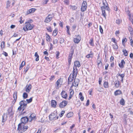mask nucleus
<instances>
[{
    "label": "nucleus",
    "mask_w": 133,
    "mask_h": 133,
    "mask_svg": "<svg viewBox=\"0 0 133 133\" xmlns=\"http://www.w3.org/2000/svg\"><path fill=\"white\" fill-rule=\"evenodd\" d=\"M21 123H23L24 124L26 123L28 121H29V119L27 117H24L22 118L21 119Z\"/></svg>",
    "instance_id": "nucleus-8"
},
{
    "label": "nucleus",
    "mask_w": 133,
    "mask_h": 133,
    "mask_svg": "<svg viewBox=\"0 0 133 133\" xmlns=\"http://www.w3.org/2000/svg\"><path fill=\"white\" fill-rule=\"evenodd\" d=\"M7 117V116L5 114H4L2 117V121L1 124L3 125L4 124V122L6 120Z\"/></svg>",
    "instance_id": "nucleus-13"
},
{
    "label": "nucleus",
    "mask_w": 133,
    "mask_h": 133,
    "mask_svg": "<svg viewBox=\"0 0 133 133\" xmlns=\"http://www.w3.org/2000/svg\"><path fill=\"white\" fill-rule=\"evenodd\" d=\"M87 3L86 1H83L81 8V10L82 12L85 11L87 7Z\"/></svg>",
    "instance_id": "nucleus-5"
},
{
    "label": "nucleus",
    "mask_w": 133,
    "mask_h": 133,
    "mask_svg": "<svg viewBox=\"0 0 133 133\" xmlns=\"http://www.w3.org/2000/svg\"><path fill=\"white\" fill-rule=\"evenodd\" d=\"M130 43L131 45L133 47V40L132 39H130Z\"/></svg>",
    "instance_id": "nucleus-59"
},
{
    "label": "nucleus",
    "mask_w": 133,
    "mask_h": 133,
    "mask_svg": "<svg viewBox=\"0 0 133 133\" xmlns=\"http://www.w3.org/2000/svg\"><path fill=\"white\" fill-rule=\"evenodd\" d=\"M104 87L105 88H107L109 87L108 83L107 82H105L103 84Z\"/></svg>",
    "instance_id": "nucleus-32"
},
{
    "label": "nucleus",
    "mask_w": 133,
    "mask_h": 133,
    "mask_svg": "<svg viewBox=\"0 0 133 133\" xmlns=\"http://www.w3.org/2000/svg\"><path fill=\"white\" fill-rule=\"evenodd\" d=\"M68 102L65 101H63L60 103L59 107L61 108H63L65 107L67 104Z\"/></svg>",
    "instance_id": "nucleus-10"
},
{
    "label": "nucleus",
    "mask_w": 133,
    "mask_h": 133,
    "mask_svg": "<svg viewBox=\"0 0 133 133\" xmlns=\"http://www.w3.org/2000/svg\"><path fill=\"white\" fill-rule=\"evenodd\" d=\"M103 6H105V9L108 10L109 9V7L107 5L108 4L106 2V0H104V1H103Z\"/></svg>",
    "instance_id": "nucleus-17"
},
{
    "label": "nucleus",
    "mask_w": 133,
    "mask_h": 133,
    "mask_svg": "<svg viewBox=\"0 0 133 133\" xmlns=\"http://www.w3.org/2000/svg\"><path fill=\"white\" fill-rule=\"evenodd\" d=\"M25 62H24V61H23L22 62L21 64L20 65V67L19 68L20 70L22 69L23 66H24L25 65Z\"/></svg>",
    "instance_id": "nucleus-27"
},
{
    "label": "nucleus",
    "mask_w": 133,
    "mask_h": 133,
    "mask_svg": "<svg viewBox=\"0 0 133 133\" xmlns=\"http://www.w3.org/2000/svg\"><path fill=\"white\" fill-rule=\"evenodd\" d=\"M50 36L48 34H46V39L47 41H49L50 39Z\"/></svg>",
    "instance_id": "nucleus-42"
},
{
    "label": "nucleus",
    "mask_w": 133,
    "mask_h": 133,
    "mask_svg": "<svg viewBox=\"0 0 133 133\" xmlns=\"http://www.w3.org/2000/svg\"><path fill=\"white\" fill-rule=\"evenodd\" d=\"M73 113L72 112H70L67 114L66 117L68 118H70L73 116Z\"/></svg>",
    "instance_id": "nucleus-24"
},
{
    "label": "nucleus",
    "mask_w": 133,
    "mask_h": 133,
    "mask_svg": "<svg viewBox=\"0 0 133 133\" xmlns=\"http://www.w3.org/2000/svg\"><path fill=\"white\" fill-rule=\"evenodd\" d=\"M74 66L73 67V71H74V73H77V67H78L80 66L81 65L80 64L79 62L78 61H76L74 63Z\"/></svg>",
    "instance_id": "nucleus-3"
},
{
    "label": "nucleus",
    "mask_w": 133,
    "mask_h": 133,
    "mask_svg": "<svg viewBox=\"0 0 133 133\" xmlns=\"http://www.w3.org/2000/svg\"><path fill=\"white\" fill-rule=\"evenodd\" d=\"M26 30H30L32 29L34 27V25L30 23L26 24L25 26Z\"/></svg>",
    "instance_id": "nucleus-7"
},
{
    "label": "nucleus",
    "mask_w": 133,
    "mask_h": 133,
    "mask_svg": "<svg viewBox=\"0 0 133 133\" xmlns=\"http://www.w3.org/2000/svg\"><path fill=\"white\" fill-rule=\"evenodd\" d=\"M19 104L20 106L18 108V110L20 111L21 109H22L23 110L26 107L27 102L25 100L22 101L20 102Z\"/></svg>",
    "instance_id": "nucleus-2"
},
{
    "label": "nucleus",
    "mask_w": 133,
    "mask_h": 133,
    "mask_svg": "<svg viewBox=\"0 0 133 133\" xmlns=\"http://www.w3.org/2000/svg\"><path fill=\"white\" fill-rule=\"evenodd\" d=\"M57 33L58 32L57 30L55 29L53 31L52 35L54 36H55L57 35Z\"/></svg>",
    "instance_id": "nucleus-34"
},
{
    "label": "nucleus",
    "mask_w": 133,
    "mask_h": 133,
    "mask_svg": "<svg viewBox=\"0 0 133 133\" xmlns=\"http://www.w3.org/2000/svg\"><path fill=\"white\" fill-rule=\"evenodd\" d=\"M5 46V42L4 41H2L1 44V46L2 48H4Z\"/></svg>",
    "instance_id": "nucleus-47"
},
{
    "label": "nucleus",
    "mask_w": 133,
    "mask_h": 133,
    "mask_svg": "<svg viewBox=\"0 0 133 133\" xmlns=\"http://www.w3.org/2000/svg\"><path fill=\"white\" fill-rule=\"evenodd\" d=\"M54 78H55V77L54 76H53V75L50 78V79L51 81H52V80H53V79H54Z\"/></svg>",
    "instance_id": "nucleus-60"
},
{
    "label": "nucleus",
    "mask_w": 133,
    "mask_h": 133,
    "mask_svg": "<svg viewBox=\"0 0 133 133\" xmlns=\"http://www.w3.org/2000/svg\"><path fill=\"white\" fill-rule=\"evenodd\" d=\"M74 21V18L73 17H71L70 19V21L71 23H72Z\"/></svg>",
    "instance_id": "nucleus-58"
},
{
    "label": "nucleus",
    "mask_w": 133,
    "mask_h": 133,
    "mask_svg": "<svg viewBox=\"0 0 133 133\" xmlns=\"http://www.w3.org/2000/svg\"><path fill=\"white\" fill-rule=\"evenodd\" d=\"M59 52L58 51H57L56 53V57L57 58H58V56L59 55Z\"/></svg>",
    "instance_id": "nucleus-49"
},
{
    "label": "nucleus",
    "mask_w": 133,
    "mask_h": 133,
    "mask_svg": "<svg viewBox=\"0 0 133 133\" xmlns=\"http://www.w3.org/2000/svg\"><path fill=\"white\" fill-rule=\"evenodd\" d=\"M57 104V102L55 100H52L51 102V105L53 107L55 108Z\"/></svg>",
    "instance_id": "nucleus-20"
},
{
    "label": "nucleus",
    "mask_w": 133,
    "mask_h": 133,
    "mask_svg": "<svg viewBox=\"0 0 133 133\" xmlns=\"http://www.w3.org/2000/svg\"><path fill=\"white\" fill-rule=\"evenodd\" d=\"M118 76L120 77L121 78H123L125 76V75L124 74H118Z\"/></svg>",
    "instance_id": "nucleus-46"
},
{
    "label": "nucleus",
    "mask_w": 133,
    "mask_h": 133,
    "mask_svg": "<svg viewBox=\"0 0 133 133\" xmlns=\"http://www.w3.org/2000/svg\"><path fill=\"white\" fill-rule=\"evenodd\" d=\"M32 97L30 98L29 99H26V102H27V103H29L31 102L32 101Z\"/></svg>",
    "instance_id": "nucleus-41"
},
{
    "label": "nucleus",
    "mask_w": 133,
    "mask_h": 133,
    "mask_svg": "<svg viewBox=\"0 0 133 133\" xmlns=\"http://www.w3.org/2000/svg\"><path fill=\"white\" fill-rule=\"evenodd\" d=\"M115 87L116 88H118L120 82L118 80H116L114 82Z\"/></svg>",
    "instance_id": "nucleus-21"
},
{
    "label": "nucleus",
    "mask_w": 133,
    "mask_h": 133,
    "mask_svg": "<svg viewBox=\"0 0 133 133\" xmlns=\"http://www.w3.org/2000/svg\"><path fill=\"white\" fill-rule=\"evenodd\" d=\"M52 18L51 15L49 14L45 19L44 22L46 23H49L52 19Z\"/></svg>",
    "instance_id": "nucleus-9"
},
{
    "label": "nucleus",
    "mask_w": 133,
    "mask_h": 133,
    "mask_svg": "<svg viewBox=\"0 0 133 133\" xmlns=\"http://www.w3.org/2000/svg\"><path fill=\"white\" fill-rule=\"evenodd\" d=\"M79 82V80L77 78H75L74 82L72 83V85L75 87H77Z\"/></svg>",
    "instance_id": "nucleus-11"
},
{
    "label": "nucleus",
    "mask_w": 133,
    "mask_h": 133,
    "mask_svg": "<svg viewBox=\"0 0 133 133\" xmlns=\"http://www.w3.org/2000/svg\"><path fill=\"white\" fill-rule=\"evenodd\" d=\"M123 52V54L125 56H127L128 55L127 51L126 49H123L122 50Z\"/></svg>",
    "instance_id": "nucleus-35"
},
{
    "label": "nucleus",
    "mask_w": 133,
    "mask_h": 133,
    "mask_svg": "<svg viewBox=\"0 0 133 133\" xmlns=\"http://www.w3.org/2000/svg\"><path fill=\"white\" fill-rule=\"evenodd\" d=\"M66 28H67V31H66V32L67 34H68L70 35V31H69V29H70V27L69 26H66Z\"/></svg>",
    "instance_id": "nucleus-43"
},
{
    "label": "nucleus",
    "mask_w": 133,
    "mask_h": 133,
    "mask_svg": "<svg viewBox=\"0 0 133 133\" xmlns=\"http://www.w3.org/2000/svg\"><path fill=\"white\" fill-rule=\"evenodd\" d=\"M35 56L36 57L35 59V61H38L39 60V56L38 55V53L37 52H36L35 54Z\"/></svg>",
    "instance_id": "nucleus-30"
},
{
    "label": "nucleus",
    "mask_w": 133,
    "mask_h": 133,
    "mask_svg": "<svg viewBox=\"0 0 133 133\" xmlns=\"http://www.w3.org/2000/svg\"><path fill=\"white\" fill-rule=\"evenodd\" d=\"M10 2L9 1H8L6 2V5L7 6L9 7L10 6Z\"/></svg>",
    "instance_id": "nucleus-56"
},
{
    "label": "nucleus",
    "mask_w": 133,
    "mask_h": 133,
    "mask_svg": "<svg viewBox=\"0 0 133 133\" xmlns=\"http://www.w3.org/2000/svg\"><path fill=\"white\" fill-rule=\"evenodd\" d=\"M60 79H58L56 83V89H58L59 88V87L58 86L60 84Z\"/></svg>",
    "instance_id": "nucleus-23"
},
{
    "label": "nucleus",
    "mask_w": 133,
    "mask_h": 133,
    "mask_svg": "<svg viewBox=\"0 0 133 133\" xmlns=\"http://www.w3.org/2000/svg\"><path fill=\"white\" fill-rule=\"evenodd\" d=\"M23 98H26L28 97V95L26 93L24 92L23 94Z\"/></svg>",
    "instance_id": "nucleus-36"
},
{
    "label": "nucleus",
    "mask_w": 133,
    "mask_h": 133,
    "mask_svg": "<svg viewBox=\"0 0 133 133\" xmlns=\"http://www.w3.org/2000/svg\"><path fill=\"white\" fill-rule=\"evenodd\" d=\"M65 111H62L61 112L60 114L59 115L60 117H61L63 115Z\"/></svg>",
    "instance_id": "nucleus-52"
},
{
    "label": "nucleus",
    "mask_w": 133,
    "mask_h": 133,
    "mask_svg": "<svg viewBox=\"0 0 133 133\" xmlns=\"http://www.w3.org/2000/svg\"><path fill=\"white\" fill-rule=\"evenodd\" d=\"M122 93L121 91L119 90H117L115 91L114 92L115 95L117 96L119 95H120Z\"/></svg>",
    "instance_id": "nucleus-26"
},
{
    "label": "nucleus",
    "mask_w": 133,
    "mask_h": 133,
    "mask_svg": "<svg viewBox=\"0 0 133 133\" xmlns=\"http://www.w3.org/2000/svg\"><path fill=\"white\" fill-rule=\"evenodd\" d=\"M36 10V9L35 8H31L27 11L26 14L28 15L30 13H33Z\"/></svg>",
    "instance_id": "nucleus-15"
},
{
    "label": "nucleus",
    "mask_w": 133,
    "mask_h": 133,
    "mask_svg": "<svg viewBox=\"0 0 133 133\" xmlns=\"http://www.w3.org/2000/svg\"><path fill=\"white\" fill-rule=\"evenodd\" d=\"M26 92H29L31 88V85L30 84L27 85L26 86Z\"/></svg>",
    "instance_id": "nucleus-19"
},
{
    "label": "nucleus",
    "mask_w": 133,
    "mask_h": 133,
    "mask_svg": "<svg viewBox=\"0 0 133 133\" xmlns=\"http://www.w3.org/2000/svg\"><path fill=\"white\" fill-rule=\"evenodd\" d=\"M117 43H115V44L113 45V47L115 49H117L118 48V46L117 45Z\"/></svg>",
    "instance_id": "nucleus-40"
},
{
    "label": "nucleus",
    "mask_w": 133,
    "mask_h": 133,
    "mask_svg": "<svg viewBox=\"0 0 133 133\" xmlns=\"http://www.w3.org/2000/svg\"><path fill=\"white\" fill-rule=\"evenodd\" d=\"M127 40L126 38H125L122 39V43L123 45L124 44L127 42Z\"/></svg>",
    "instance_id": "nucleus-50"
},
{
    "label": "nucleus",
    "mask_w": 133,
    "mask_h": 133,
    "mask_svg": "<svg viewBox=\"0 0 133 133\" xmlns=\"http://www.w3.org/2000/svg\"><path fill=\"white\" fill-rule=\"evenodd\" d=\"M35 117V115L34 114H31L29 116V121L31 122L33 119Z\"/></svg>",
    "instance_id": "nucleus-18"
},
{
    "label": "nucleus",
    "mask_w": 133,
    "mask_h": 133,
    "mask_svg": "<svg viewBox=\"0 0 133 133\" xmlns=\"http://www.w3.org/2000/svg\"><path fill=\"white\" fill-rule=\"evenodd\" d=\"M8 112L9 114L10 115H13V113L12 111V109L11 108H10L8 109Z\"/></svg>",
    "instance_id": "nucleus-31"
},
{
    "label": "nucleus",
    "mask_w": 133,
    "mask_h": 133,
    "mask_svg": "<svg viewBox=\"0 0 133 133\" xmlns=\"http://www.w3.org/2000/svg\"><path fill=\"white\" fill-rule=\"evenodd\" d=\"M77 26L76 25L74 24L72 26V28H73V31H74L75 30Z\"/></svg>",
    "instance_id": "nucleus-57"
},
{
    "label": "nucleus",
    "mask_w": 133,
    "mask_h": 133,
    "mask_svg": "<svg viewBox=\"0 0 133 133\" xmlns=\"http://www.w3.org/2000/svg\"><path fill=\"white\" fill-rule=\"evenodd\" d=\"M89 99H88L87 101V103L85 105L86 106H88L89 105Z\"/></svg>",
    "instance_id": "nucleus-63"
},
{
    "label": "nucleus",
    "mask_w": 133,
    "mask_h": 133,
    "mask_svg": "<svg viewBox=\"0 0 133 133\" xmlns=\"http://www.w3.org/2000/svg\"><path fill=\"white\" fill-rule=\"evenodd\" d=\"M49 118L50 119L52 120L54 118H55V114L54 113L51 114L49 116Z\"/></svg>",
    "instance_id": "nucleus-28"
},
{
    "label": "nucleus",
    "mask_w": 133,
    "mask_h": 133,
    "mask_svg": "<svg viewBox=\"0 0 133 133\" xmlns=\"http://www.w3.org/2000/svg\"><path fill=\"white\" fill-rule=\"evenodd\" d=\"M120 104H121L124 105L125 104L124 100L123 98H122L120 101Z\"/></svg>",
    "instance_id": "nucleus-37"
},
{
    "label": "nucleus",
    "mask_w": 133,
    "mask_h": 133,
    "mask_svg": "<svg viewBox=\"0 0 133 133\" xmlns=\"http://www.w3.org/2000/svg\"><path fill=\"white\" fill-rule=\"evenodd\" d=\"M24 125L23 123H19L18 125V130L21 132L25 131L28 128V127L27 126H24Z\"/></svg>",
    "instance_id": "nucleus-1"
},
{
    "label": "nucleus",
    "mask_w": 133,
    "mask_h": 133,
    "mask_svg": "<svg viewBox=\"0 0 133 133\" xmlns=\"http://www.w3.org/2000/svg\"><path fill=\"white\" fill-rule=\"evenodd\" d=\"M125 64V62L124 60H122L121 63L119 64V66L121 68H123L124 67V65Z\"/></svg>",
    "instance_id": "nucleus-16"
},
{
    "label": "nucleus",
    "mask_w": 133,
    "mask_h": 133,
    "mask_svg": "<svg viewBox=\"0 0 133 133\" xmlns=\"http://www.w3.org/2000/svg\"><path fill=\"white\" fill-rule=\"evenodd\" d=\"M81 37L79 35L77 36H75L74 39V42L76 43H78L81 40Z\"/></svg>",
    "instance_id": "nucleus-6"
},
{
    "label": "nucleus",
    "mask_w": 133,
    "mask_h": 133,
    "mask_svg": "<svg viewBox=\"0 0 133 133\" xmlns=\"http://www.w3.org/2000/svg\"><path fill=\"white\" fill-rule=\"evenodd\" d=\"M58 40L56 39H54L53 41V43L54 44H55L57 42Z\"/></svg>",
    "instance_id": "nucleus-54"
},
{
    "label": "nucleus",
    "mask_w": 133,
    "mask_h": 133,
    "mask_svg": "<svg viewBox=\"0 0 133 133\" xmlns=\"http://www.w3.org/2000/svg\"><path fill=\"white\" fill-rule=\"evenodd\" d=\"M99 30H100V31L101 32V34H102L103 33V29L102 27L101 26V25H100L99 26Z\"/></svg>",
    "instance_id": "nucleus-53"
},
{
    "label": "nucleus",
    "mask_w": 133,
    "mask_h": 133,
    "mask_svg": "<svg viewBox=\"0 0 133 133\" xmlns=\"http://www.w3.org/2000/svg\"><path fill=\"white\" fill-rule=\"evenodd\" d=\"M71 51L70 52L69 55H72L74 52V50L73 49V47L72 46H71Z\"/></svg>",
    "instance_id": "nucleus-38"
},
{
    "label": "nucleus",
    "mask_w": 133,
    "mask_h": 133,
    "mask_svg": "<svg viewBox=\"0 0 133 133\" xmlns=\"http://www.w3.org/2000/svg\"><path fill=\"white\" fill-rule=\"evenodd\" d=\"M17 92H15L13 94V98H14V103H15L17 99Z\"/></svg>",
    "instance_id": "nucleus-22"
},
{
    "label": "nucleus",
    "mask_w": 133,
    "mask_h": 133,
    "mask_svg": "<svg viewBox=\"0 0 133 133\" xmlns=\"http://www.w3.org/2000/svg\"><path fill=\"white\" fill-rule=\"evenodd\" d=\"M46 28L47 29V30L48 31V32H51L52 31V30L51 28V27L48 26V27H47Z\"/></svg>",
    "instance_id": "nucleus-44"
},
{
    "label": "nucleus",
    "mask_w": 133,
    "mask_h": 133,
    "mask_svg": "<svg viewBox=\"0 0 133 133\" xmlns=\"http://www.w3.org/2000/svg\"><path fill=\"white\" fill-rule=\"evenodd\" d=\"M128 29L130 32L133 31L132 28L131 27H129L128 28Z\"/></svg>",
    "instance_id": "nucleus-61"
},
{
    "label": "nucleus",
    "mask_w": 133,
    "mask_h": 133,
    "mask_svg": "<svg viewBox=\"0 0 133 133\" xmlns=\"http://www.w3.org/2000/svg\"><path fill=\"white\" fill-rule=\"evenodd\" d=\"M70 95L72 96L73 95L74 93V91L73 90H70Z\"/></svg>",
    "instance_id": "nucleus-51"
},
{
    "label": "nucleus",
    "mask_w": 133,
    "mask_h": 133,
    "mask_svg": "<svg viewBox=\"0 0 133 133\" xmlns=\"http://www.w3.org/2000/svg\"><path fill=\"white\" fill-rule=\"evenodd\" d=\"M89 44L92 46H94L93 39L92 38H91L89 41Z\"/></svg>",
    "instance_id": "nucleus-29"
},
{
    "label": "nucleus",
    "mask_w": 133,
    "mask_h": 133,
    "mask_svg": "<svg viewBox=\"0 0 133 133\" xmlns=\"http://www.w3.org/2000/svg\"><path fill=\"white\" fill-rule=\"evenodd\" d=\"M71 7V8L73 10H75L77 8V7L75 5L72 6L71 5L70 6Z\"/></svg>",
    "instance_id": "nucleus-45"
},
{
    "label": "nucleus",
    "mask_w": 133,
    "mask_h": 133,
    "mask_svg": "<svg viewBox=\"0 0 133 133\" xmlns=\"http://www.w3.org/2000/svg\"><path fill=\"white\" fill-rule=\"evenodd\" d=\"M99 56L97 58V63L98 64V65L99 66V65H102V63L101 61V59L99 58Z\"/></svg>",
    "instance_id": "nucleus-25"
},
{
    "label": "nucleus",
    "mask_w": 133,
    "mask_h": 133,
    "mask_svg": "<svg viewBox=\"0 0 133 133\" xmlns=\"http://www.w3.org/2000/svg\"><path fill=\"white\" fill-rule=\"evenodd\" d=\"M101 9L102 11V15L106 19V14L105 12V6H102L101 7Z\"/></svg>",
    "instance_id": "nucleus-12"
},
{
    "label": "nucleus",
    "mask_w": 133,
    "mask_h": 133,
    "mask_svg": "<svg viewBox=\"0 0 133 133\" xmlns=\"http://www.w3.org/2000/svg\"><path fill=\"white\" fill-rule=\"evenodd\" d=\"M79 97H80V99L82 101H83L84 100V97L82 96V93L81 92H80L79 94Z\"/></svg>",
    "instance_id": "nucleus-33"
},
{
    "label": "nucleus",
    "mask_w": 133,
    "mask_h": 133,
    "mask_svg": "<svg viewBox=\"0 0 133 133\" xmlns=\"http://www.w3.org/2000/svg\"><path fill=\"white\" fill-rule=\"evenodd\" d=\"M93 56V55L92 54H89L86 56V57L88 58H89L90 57H92Z\"/></svg>",
    "instance_id": "nucleus-48"
},
{
    "label": "nucleus",
    "mask_w": 133,
    "mask_h": 133,
    "mask_svg": "<svg viewBox=\"0 0 133 133\" xmlns=\"http://www.w3.org/2000/svg\"><path fill=\"white\" fill-rule=\"evenodd\" d=\"M64 40L63 38L61 37L59 39L60 43L61 44H63L64 43Z\"/></svg>",
    "instance_id": "nucleus-39"
},
{
    "label": "nucleus",
    "mask_w": 133,
    "mask_h": 133,
    "mask_svg": "<svg viewBox=\"0 0 133 133\" xmlns=\"http://www.w3.org/2000/svg\"><path fill=\"white\" fill-rule=\"evenodd\" d=\"M114 60V57L113 56H111L110 58V60L111 62H112Z\"/></svg>",
    "instance_id": "nucleus-62"
},
{
    "label": "nucleus",
    "mask_w": 133,
    "mask_h": 133,
    "mask_svg": "<svg viewBox=\"0 0 133 133\" xmlns=\"http://www.w3.org/2000/svg\"><path fill=\"white\" fill-rule=\"evenodd\" d=\"M121 22V21L120 20L118 19L116 20V23L117 24H119Z\"/></svg>",
    "instance_id": "nucleus-55"
},
{
    "label": "nucleus",
    "mask_w": 133,
    "mask_h": 133,
    "mask_svg": "<svg viewBox=\"0 0 133 133\" xmlns=\"http://www.w3.org/2000/svg\"><path fill=\"white\" fill-rule=\"evenodd\" d=\"M77 73H74V72L73 71V73L72 74H70L68 78V81L71 82L73 80V79L75 78H76Z\"/></svg>",
    "instance_id": "nucleus-4"
},
{
    "label": "nucleus",
    "mask_w": 133,
    "mask_h": 133,
    "mask_svg": "<svg viewBox=\"0 0 133 133\" xmlns=\"http://www.w3.org/2000/svg\"><path fill=\"white\" fill-rule=\"evenodd\" d=\"M41 130H42V129H41V128L39 129L37 133H41Z\"/></svg>",
    "instance_id": "nucleus-64"
},
{
    "label": "nucleus",
    "mask_w": 133,
    "mask_h": 133,
    "mask_svg": "<svg viewBox=\"0 0 133 133\" xmlns=\"http://www.w3.org/2000/svg\"><path fill=\"white\" fill-rule=\"evenodd\" d=\"M61 95L62 97L66 99L67 98V93L64 91L63 90L62 91L61 93Z\"/></svg>",
    "instance_id": "nucleus-14"
}]
</instances>
